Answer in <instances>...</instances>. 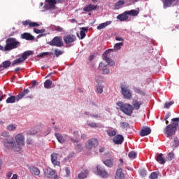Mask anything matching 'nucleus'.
<instances>
[{"instance_id":"obj_1","label":"nucleus","mask_w":179,"mask_h":179,"mask_svg":"<svg viewBox=\"0 0 179 179\" xmlns=\"http://www.w3.org/2000/svg\"><path fill=\"white\" fill-rule=\"evenodd\" d=\"M20 47V42L16 40L15 38H8L6 40V45L4 47V51H12Z\"/></svg>"},{"instance_id":"obj_2","label":"nucleus","mask_w":179,"mask_h":179,"mask_svg":"<svg viewBox=\"0 0 179 179\" xmlns=\"http://www.w3.org/2000/svg\"><path fill=\"white\" fill-rule=\"evenodd\" d=\"M117 106L120 107V110L126 114V115L131 116L132 115V113H134V106L129 103H123L121 101L117 103Z\"/></svg>"},{"instance_id":"obj_3","label":"nucleus","mask_w":179,"mask_h":179,"mask_svg":"<svg viewBox=\"0 0 179 179\" xmlns=\"http://www.w3.org/2000/svg\"><path fill=\"white\" fill-rule=\"evenodd\" d=\"M34 54V52L33 50H27L24 52L21 56V57L15 59L12 62V66H15V65H20L24 62L27 59L28 57H30V55H33Z\"/></svg>"},{"instance_id":"obj_4","label":"nucleus","mask_w":179,"mask_h":179,"mask_svg":"<svg viewBox=\"0 0 179 179\" xmlns=\"http://www.w3.org/2000/svg\"><path fill=\"white\" fill-rule=\"evenodd\" d=\"M113 51H114V49H108L102 55L103 61H106V62H107L108 65H110V66H114V65H115V62L108 57H110V53Z\"/></svg>"},{"instance_id":"obj_5","label":"nucleus","mask_w":179,"mask_h":179,"mask_svg":"<svg viewBox=\"0 0 179 179\" xmlns=\"http://www.w3.org/2000/svg\"><path fill=\"white\" fill-rule=\"evenodd\" d=\"M48 44L52 47H64V41H62V37L61 36H55Z\"/></svg>"},{"instance_id":"obj_6","label":"nucleus","mask_w":179,"mask_h":179,"mask_svg":"<svg viewBox=\"0 0 179 179\" xmlns=\"http://www.w3.org/2000/svg\"><path fill=\"white\" fill-rule=\"evenodd\" d=\"M99 146V140L97 138H91L85 143V148L87 150H92L94 148Z\"/></svg>"},{"instance_id":"obj_7","label":"nucleus","mask_w":179,"mask_h":179,"mask_svg":"<svg viewBox=\"0 0 179 179\" xmlns=\"http://www.w3.org/2000/svg\"><path fill=\"white\" fill-rule=\"evenodd\" d=\"M121 92L124 99H129L132 97V92L129 90V87L127 85H121Z\"/></svg>"},{"instance_id":"obj_8","label":"nucleus","mask_w":179,"mask_h":179,"mask_svg":"<svg viewBox=\"0 0 179 179\" xmlns=\"http://www.w3.org/2000/svg\"><path fill=\"white\" fill-rule=\"evenodd\" d=\"M66 47H71V43L76 41V36L72 34L67 35L63 38Z\"/></svg>"},{"instance_id":"obj_9","label":"nucleus","mask_w":179,"mask_h":179,"mask_svg":"<svg viewBox=\"0 0 179 179\" xmlns=\"http://www.w3.org/2000/svg\"><path fill=\"white\" fill-rule=\"evenodd\" d=\"M177 129L173 126H171V124H169L164 129V133L167 135L168 138H170V136H173L176 132H177Z\"/></svg>"},{"instance_id":"obj_10","label":"nucleus","mask_w":179,"mask_h":179,"mask_svg":"<svg viewBox=\"0 0 179 179\" xmlns=\"http://www.w3.org/2000/svg\"><path fill=\"white\" fill-rule=\"evenodd\" d=\"M45 2L48 3V4L45 6L46 9H55V5H57L58 2H61V0H45Z\"/></svg>"},{"instance_id":"obj_11","label":"nucleus","mask_w":179,"mask_h":179,"mask_svg":"<svg viewBox=\"0 0 179 179\" xmlns=\"http://www.w3.org/2000/svg\"><path fill=\"white\" fill-rule=\"evenodd\" d=\"M43 173L45 177H46L47 178H52V177H54V175L55 174V171L50 167H48L43 170Z\"/></svg>"},{"instance_id":"obj_12","label":"nucleus","mask_w":179,"mask_h":179,"mask_svg":"<svg viewBox=\"0 0 179 179\" xmlns=\"http://www.w3.org/2000/svg\"><path fill=\"white\" fill-rule=\"evenodd\" d=\"M50 159H51L52 164H53V166H61V162L58 161L57 153L53 152L52 154H51Z\"/></svg>"},{"instance_id":"obj_13","label":"nucleus","mask_w":179,"mask_h":179,"mask_svg":"<svg viewBox=\"0 0 179 179\" xmlns=\"http://www.w3.org/2000/svg\"><path fill=\"white\" fill-rule=\"evenodd\" d=\"M113 142L115 145H122L124 142V136L121 134H117L113 138Z\"/></svg>"},{"instance_id":"obj_14","label":"nucleus","mask_w":179,"mask_h":179,"mask_svg":"<svg viewBox=\"0 0 179 179\" xmlns=\"http://www.w3.org/2000/svg\"><path fill=\"white\" fill-rule=\"evenodd\" d=\"M96 170L99 176H101V177H103V178L108 177V173L106 171V169H104V168L98 166L96 167Z\"/></svg>"},{"instance_id":"obj_15","label":"nucleus","mask_w":179,"mask_h":179,"mask_svg":"<svg viewBox=\"0 0 179 179\" xmlns=\"http://www.w3.org/2000/svg\"><path fill=\"white\" fill-rule=\"evenodd\" d=\"M15 141L17 145H22L24 146V136L22 134H18L15 136Z\"/></svg>"},{"instance_id":"obj_16","label":"nucleus","mask_w":179,"mask_h":179,"mask_svg":"<svg viewBox=\"0 0 179 179\" xmlns=\"http://www.w3.org/2000/svg\"><path fill=\"white\" fill-rule=\"evenodd\" d=\"M152 132V129L150 127H143L140 131V136H148V135H150Z\"/></svg>"},{"instance_id":"obj_17","label":"nucleus","mask_w":179,"mask_h":179,"mask_svg":"<svg viewBox=\"0 0 179 179\" xmlns=\"http://www.w3.org/2000/svg\"><path fill=\"white\" fill-rule=\"evenodd\" d=\"M21 38H22V40H27L28 41H33L34 36L30 33L25 32L21 34Z\"/></svg>"},{"instance_id":"obj_18","label":"nucleus","mask_w":179,"mask_h":179,"mask_svg":"<svg viewBox=\"0 0 179 179\" xmlns=\"http://www.w3.org/2000/svg\"><path fill=\"white\" fill-rule=\"evenodd\" d=\"M98 7L99 6L97 5L89 4L83 8V10L84 12H92V10H96Z\"/></svg>"},{"instance_id":"obj_19","label":"nucleus","mask_w":179,"mask_h":179,"mask_svg":"<svg viewBox=\"0 0 179 179\" xmlns=\"http://www.w3.org/2000/svg\"><path fill=\"white\" fill-rule=\"evenodd\" d=\"M106 66H107L104 65V63L101 62L99 64V68L101 71H102V73L103 75H107L108 73H110V70H108V69H106Z\"/></svg>"},{"instance_id":"obj_20","label":"nucleus","mask_w":179,"mask_h":179,"mask_svg":"<svg viewBox=\"0 0 179 179\" xmlns=\"http://www.w3.org/2000/svg\"><path fill=\"white\" fill-rule=\"evenodd\" d=\"M128 17V13L127 11L117 16V19L120 22H125V20H127Z\"/></svg>"},{"instance_id":"obj_21","label":"nucleus","mask_w":179,"mask_h":179,"mask_svg":"<svg viewBox=\"0 0 179 179\" xmlns=\"http://www.w3.org/2000/svg\"><path fill=\"white\" fill-rule=\"evenodd\" d=\"M29 170L31 174L34 176H40V169L36 166H30Z\"/></svg>"},{"instance_id":"obj_22","label":"nucleus","mask_w":179,"mask_h":179,"mask_svg":"<svg viewBox=\"0 0 179 179\" xmlns=\"http://www.w3.org/2000/svg\"><path fill=\"white\" fill-rule=\"evenodd\" d=\"M115 179H125L124 173H122V169H119L116 171Z\"/></svg>"},{"instance_id":"obj_23","label":"nucleus","mask_w":179,"mask_h":179,"mask_svg":"<svg viewBox=\"0 0 179 179\" xmlns=\"http://www.w3.org/2000/svg\"><path fill=\"white\" fill-rule=\"evenodd\" d=\"M113 22L111 21H106V22L99 24V26L96 27L97 30H103V29H106L107 26H110Z\"/></svg>"},{"instance_id":"obj_24","label":"nucleus","mask_w":179,"mask_h":179,"mask_svg":"<svg viewBox=\"0 0 179 179\" xmlns=\"http://www.w3.org/2000/svg\"><path fill=\"white\" fill-rule=\"evenodd\" d=\"M172 127L178 129L179 127V117H175L171 119V124H170Z\"/></svg>"},{"instance_id":"obj_25","label":"nucleus","mask_w":179,"mask_h":179,"mask_svg":"<svg viewBox=\"0 0 179 179\" xmlns=\"http://www.w3.org/2000/svg\"><path fill=\"white\" fill-rule=\"evenodd\" d=\"M143 104V103L141 101L135 100L133 103V108L134 110H139L141 106Z\"/></svg>"},{"instance_id":"obj_26","label":"nucleus","mask_w":179,"mask_h":179,"mask_svg":"<svg viewBox=\"0 0 179 179\" xmlns=\"http://www.w3.org/2000/svg\"><path fill=\"white\" fill-rule=\"evenodd\" d=\"M19 100L20 99H17V96H11L6 100V103H7V104L13 103H15V101H19Z\"/></svg>"},{"instance_id":"obj_27","label":"nucleus","mask_w":179,"mask_h":179,"mask_svg":"<svg viewBox=\"0 0 179 179\" xmlns=\"http://www.w3.org/2000/svg\"><path fill=\"white\" fill-rule=\"evenodd\" d=\"M87 176H89V170L86 169L85 171H84V172H81L78 174V178L85 179L87 178Z\"/></svg>"},{"instance_id":"obj_28","label":"nucleus","mask_w":179,"mask_h":179,"mask_svg":"<svg viewBox=\"0 0 179 179\" xmlns=\"http://www.w3.org/2000/svg\"><path fill=\"white\" fill-rule=\"evenodd\" d=\"M156 160H157V162H158L159 163V164H166V159H164V158H163V155L162 153L159 154L157 156Z\"/></svg>"},{"instance_id":"obj_29","label":"nucleus","mask_w":179,"mask_h":179,"mask_svg":"<svg viewBox=\"0 0 179 179\" xmlns=\"http://www.w3.org/2000/svg\"><path fill=\"white\" fill-rule=\"evenodd\" d=\"M4 146L6 148V149H11L13 150V148L15 146V142L14 141H7L4 143Z\"/></svg>"},{"instance_id":"obj_30","label":"nucleus","mask_w":179,"mask_h":179,"mask_svg":"<svg viewBox=\"0 0 179 179\" xmlns=\"http://www.w3.org/2000/svg\"><path fill=\"white\" fill-rule=\"evenodd\" d=\"M29 92L30 91L29 90V89H24V91L21 94H20L17 96V99L18 100L23 99V97H24V96H27V94H29Z\"/></svg>"},{"instance_id":"obj_31","label":"nucleus","mask_w":179,"mask_h":179,"mask_svg":"<svg viewBox=\"0 0 179 179\" xmlns=\"http://www.w3.org/2000/svg\"><path fill=\"white\" fill-rule=\"evenodd\" d=\"M88 30H89V28H87V27H82L81 28V31L80 32V40H83V38L86 37V32H85V31H87Z\"/></svg>"},{"instance_id":"obj_32","label":"nucleus","mask_w":179,"mask_h":179,"mask_svg":"<svg viewBox=\"0 0 179 179\" xmlns=\"http://www.w3.org/2000/svg\"><path fill=\"white\" fill-rule=\"evenodd\" d=\"M55 136L57 139L58 142H59V143H64V142H65V138H64L62 135L60 134L55 133Z\"/></svg>"},{"instance_id":"obj_33","label":"nucleus","mask_w":179,"mask_h":179,"mask_svg":"<svg viewBox=\"0 0 179 179\" xmlns=\"http://www.w3.org/2000/svg\"><path fill=\"white\" fill-rule=\"evenodd\" d=\"M51 86H52V81L51 80H46L44 83L45 89H51Z\"/></svg>"},{"instance_id":"obj_34","label":"nucleus","mask_w":179,"mask_h":179,"mask_svg":"<svg viewBox=\"0 0 179 179\" xmlns=\"http://www.w3.org/2000/svg\"><path fill=\"white\" fill-rule=\"evenodd\" d=\"M103 164L105 166H107V167H113V166H114L113 159H106L103 162Z\"/></svg>"},{"instance_id":"obj_35","label":"nucleus","mask_w":179,"mask_h":179,"mask_svg":"<svg viewBox=\"0 0 179 179\" xmlns=\"http://www.w3.org/2000/svg\"><path fill=\"white\" fill-rule=\"evenodd\" d=\"M126 12L127 13V15H130V16H138V15H139V11L136 10H131Z\"/></svg>"},{"instance_id":"obj_36","label":"nucleus","mask_w":179,"mask_h":179,"mask_svg":"<svg viewBox=\"0 0 179 179\" xmlns=\"http://www.w3.org/2000/svg\"><path fill=\"white\" fill-rule=\"evenodd\" d=\"M124 3H125V2H124V1H122V0L118 1L115 4V9H120V8H122V5H124Z\"/></svg>"},{"instance_id":"obj_37","label":"nucleus","mask_w":179,"mask_h":179,"mask_svg":"<svg viewBox=\"0 0 179 179\" xmlns=\"http://www.w3.org/2000/svg\"><path fill=\"white\" fill-rule=\"evenodd\" d=\"M20 146H23L22 145H19L17 144V143H14V147L13 148V150H14V152H20L21 150V148Z\"/></svg>"},{"instance_id":"obj_38","label":"nucleus","mask_w":179,"mask_h":179,"mask_svg":"<svg viewBox=\"0 0 179 179\" xmlns=\"http://www.w3.org/2000/svg\"><path fill=\"white\" fill-rule=\"evenodd\" d=\"M12 64V63L10 62V61H9V60H6V61H4V62H2V66H3V67L5 69H6L9 68V66H10V64Z\"/></svg>"},{"instance_id":"obj_39","label":"nucleus","mask_w":179,"mask_h":179,"mask_svg":"<svg viewBox=\"0 0 179 179\" xmlns=\"http://www.w3.org/2000/svg\"><path fill=\"white\" fill-rule=\"evenodd\" d=\"M122 45H124V43H122V42L117 43L115 44L114 50L115 51H118V50H121V47H122Z\"/></svg>"},{"instance_id":"obj_40","label":"nucleus","mask_w":179,"mask_h":179,"mask_svg":"<svg viewBox=\"0 0 179 179\" xmlns=\"http://www.w3.org/2000/svg\"><path fill=\"white\" fill-rule=\"evenodd\" d=\"M120 125L123 129H128L129 128V123L128 122H122L120 123Z\"/></svg>"},{"instance_id":"obj_41","label":"nucleus","mask_w":179,"mask_h":179,"mask_svg":"<svg viewBox=\"0 0 179 179\" xmlns=\"http://www.w3.org/2000/svg\"><path fill=\"white\" fill-rule=\"evenodd\" d=\"M128 156L129 159H136L138 153H136L135 151H131L129 153Z\"/></svg>"},{"instance_id":"obj_42","label":"nucleus","mask_w":179,"mask_h":179,"mask_svg":"<svg viewBox=\"0 0 179 179\" xmlns=\"http://www.w3.org/2000/svg\"><path fill=\"white\" fill-rule=\"evenodd\" d=\"M87 125H88V127H90L91 128H99V124H97V123L92 122H87Z\"/></svg>"},{"instance_id":"obj_43","label":"nucleus","mask_w":179,"mask_h":179,"mask_svg":"<svg viewBox=\"0 0 179 179\" xmlns=\"http://www.w3.org/2000/svg\"><path fill=\"white\" fill-rule=\"evenodd\" d=\"M167 160L169 162H171L174 159V153L173 152H169L166 157Z\"/></svg>"},{"instance_id":"obj_44","label":"nucleus","mask_w":179,"mask_h":179,"mask_svg":"<svg viewBox=\"0 0 179 179\" xmlns=\"http://www.w3.org/2000/svg\"><path fill=\"white\" fill-rule=\"evenodd\" d=\"M64 52L62 50H58V49L55 50V55L58 57L59 55H62Z\"/></svg>"},{"instance_id":"obj_45","label":"nucleus","mask_w":179,"mask_h":179,"mask_svg":"<svg viewBox=\"0 0 179 179\" xmlns=\"http://www.w3.org/2000/svg\"><path fill=\"white\" fill-rule=\"evenodd\" d=\"M173 104H174L173 101L166 102L164 106V108H169V107H171V106Z\"/></svg>"},{"instance_id":"obj_46","label":"nucleus","mask_w":179,"mask_h":179,"mask_svg":"<svg viewBox=\"0 0 179 179\" xmlns=\"http://www.w3.org/2000/svg\"><path fill=\"white\" fill-rule=\"evenodd\" d=\"M107 134L108 136L110 137L115 136V135H117V132L115 130L108 131Z\"/></svg>"},{"instance_id":"obj_47","label":"nucleus","mask_w":179,"mask_h":179,"mask_svg":"<svg viewBox=\"0 0 179 179\" xmlns=\"http://www.w3.org/2000/svg\"><path fill=\"white\" fill-rule=\"evenodd\" d=\"M73 156H75V152H70L69 154V155L67 156V157L65 159V160L66 162H69V160H71V159H72V157H73Z\"/></svg>"},{"instance_id":"obj_48","label":"nucleus","mask_w":179,"mask_h":179,"mask_svg":"<svg viewBox=\"0 0 179 179\" xmlns=\"http://www.w3.org/2000/svg\"><path fill=\"white\" fill-rule=\"evenodd\" d=\"M46 55H50V52H43L39 55H38V58H43Z\"/></svg>"},{"instance_id":"obj_49","label":"nucleus","mask_w":179,"mask_h":179,"mask_svg":"<svg viewBox=\"0 0 179 179\" xmlns=\"http://www.w3.org/2000/svg\"><path fill=\"white\" fill-rule=\"evenodd\" d=\"M7 129L8 131H15L16 129V126H15V124H9L7 127Z\"/></svg>"},{"instance_id":"obj_50","label":"nucleus","mask_w":179,"mask_h":179,"mask_svg":"<svg viewBox=\"0 0 179 179\" xmlns=\"http://www.w3.org/2000/svg\"><path fill=\"white\" fill-rule=\"evenodd\" d=\"M55 31H58V33H62V31H64V28L59 26H56L55 27Z\"/></svg>"},{"instance_id":"obj_51","label":"nucleus","mask_w":179,"mask_h":179,"mask_svg":"<svg viewBox=\"0 0 179 179\" xmlns=\"http://www.w3.org/2000/svg\"><path fill=\"white\" fill-rule=\"evenodd\" d=\"M96 92L99 94H101V93H103V86H101V85L96 86Z\"/></svg>"},{"instance_id":"obj_52","label":"nucleus","mask_w":179,"mask_h":179,"mask_svg":"<svg viewBox=\"0 0 179 179\" xmlns=\"http://www.w3.org/2000/svg\"><path fill=\"white\" fill-rule=\"evenodd\" d=\"M150 179H157V173L156 172H152L150 177H149Z\"/></svg>"},{"instance_id":"obj_53","label":"nucleus","mask_w":179,"mask_h":179,"mask_svg":"<svg viewBox=\"0 0 179 179\" xmlns=\"http://www.w3.org/2000/svg\"><path fill=\"white\" fill-rule=\"evenodd\" d=\"M31 21L30 20H27L25 21H22V24L23 26H29L30 27V24Z\"/></svg>"},{"instance_id":"obj_54","label":"nucleus","mask_w":179,"mask_h":179,"mask_svg":"<svg viewBox=\"0 0 179 179\" xmlns=\"http://www.w3.org/2000/svg\"><path fill=\"white\" fill-rule=\"evenodd\" d=\"M38 26H40V24H38V22H31V24H29V27H38Z\"/></svg>"},{"instance_id":"obj_55","label":"nucleus","mask_w":179,"mask_h":179,"mask_svg":"<svg viewBox=\"0 0 179 179\" xmlns=\"http://www.w3.org/2000/svg\"><path fill=\"white\" fill-rule=\"evenodd\" d=\"M139 173L142 177H146V171L145 169L140 170Z\"/></svg>"},{"instance_id":"obj_56","label":"nucleus","mask_w":179,"mask_h":179,"mask_svg":"<svg viewBox=\"0 0 179 179\" xmlns=\"http://www.w3.org/2000/svg\"><path fill=\"white\" fill-rule=\"evenodd\" d=\"M134 92L135 93H138V94H142V93H143V92H142V90H141V89L135 87L134 88Z\"/></svg>"},{"instance_id":"obj_57","label":"nucleus","mask_w":179,"mask_h":179,"mask_svg":"<svg viewBox=\"0 0 179 179\" xmlns=\"http://www.w3.org/2000/svg\"><path fill=\"white\" fill-rule=\"evenodd\" d=\"M83 150V147L82 146V145L78 144L76 145V150H78V152H82Z\"/></svg>"},{"instance_id":"obj_58","label":"nucleus","mask_w":179,"mask_h":179,"mask_svg":"<svg viewBox=\"0 0 179 179\" xmlns=\"http://www.w3.org/2000/svg\"><path fill=\"white\" fill-rule=\"evenodd\" d=\"M38 131H39L38 130L31 129L29 131V134L30 135H36V134H38Z\"/></svg>"},{"instance_id":"obj_59","label":"nucleus","mask_w":179,"mask_h":179,"mask_svg":"<svg viewBox=\"0 0 179 179\" xmlns=\"http://www.w3.org/2000/svg\"><path fill=\"white\" fill-rule=\"evenodd\" d=\"M65 172L66 173L67 177H69L71 176V170L69 169V168H66Z\"/></svg>"},{"instance_id":"obj_60","label":"nucleus","mask_w":179,"mask_h":179,"mask_svg":"<svg viewBox=\"0 0 179 179\" xmlns=\"http://www.w3.org/2000/svg\"><path fill=\"white\" fill-rule=\"evenodd\" d=\"M1 136H4L5 138H6L7 136H9V133L3 131L1 133Z\"/></svg>"},{"instance_id":"obj_61","label":"nucleus","mask_w":179,"mask_h":179,"mask_svg":"<svg viewBox=\"0 0 179 179\" xmlns=\"http://www.w3.org/2000/svg\"><path fill=\"white\" fill-rule=\"evenodd\" d=\"M115 40H116V41H124V38H122V37H120V36H116Z\"/></svg>"},{"instance_id":"obj_62","label":"nucleus","mask_w":179,"mask_h":179,"mask_svg":"<svg viewBox=\"0 0 179 179\" xmlns=\"http://www.w3.org/2000/svg\"><path fill=\"white\" fill-rule=\"evenodd\" d=\"M34 33H36V34H41V31L40 29H37V28H34Z\"/></svg>"},{"instance_id":"obj_63","label":"nucleus","mask_w":179,"mask_h":179,"mask_svg":"<svg viewBox=\"0 0 179 179\" xmlns=\"http://www.w3.org/2000/svg\"><path fill=\"white\" fill-rule=\"evenodd\" d=\"M73 134L76 136V139H78V138H79V131H76L73 132Z\"/></svg>"},{"instance_id":"obj_64","label":"nucleus","mask_w":179,"mask_h":179,"mask_svg":"<svg viewBox=\"0 0 179 179\" xmlns=\"http://www.w3.org/2000/svg\"><path fill=\"white\" fill-rule=\"evenodd\" d=\"M12 172L10 171L7 173V178H10V177H12Z\"/></svg>"}]
</instances>
